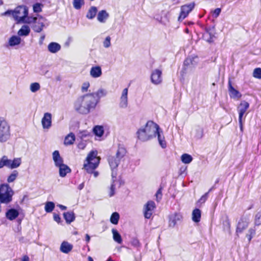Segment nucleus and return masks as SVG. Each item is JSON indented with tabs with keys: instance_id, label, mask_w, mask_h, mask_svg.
<instances>
[{
	"instance_id": "1",
	"label": "nucleus",
	"mask_w": 261,
	"mask_h": 261,
	"mask_svg": "<svg viewBox=\"0 0 261 261\" xmlns=\"http://www.w3.org/2000/svg\"><path fill=\"white\" fill-rule=\"evenodd\" d=\"M98 103L94 95L89 93L79 97L74 102V108L80 114H88L95 109Z\"/></svg>"
},
{
	"instance_id": "2",
	"label": "nucleus",
	"mask_w": 261,
	"mask_h": 261,
	"mask_svg": "<svg viewBox=\"0 0 261 261\" xmlns=\"http://www.w3.org/2000/svg\"><path fill=\"white\" fill-rule=\"evenodd\" d=\"M159 126L152 121H148L145 125L141 126L136 134L139 140L145 142L155 137V132Z\"/></svg>"
},
{
	"instance_id": "3",
	"label": "nucleus",
	"mask_w": 261,
	"mask_h": 261,
	"mask_svg": "<svg viewBox=\"0 0 261 261\" xmlns=\"http://www.w3.org/2000/svg\"><path fill=\"white\" fill-rule=\"evenodd\" d=\"M97 154L98 152L96 150L91 151L84 161L83 168L87 173H93L95 177H97L99 174L97 171H94L98 166L100 160V158Z\"/></svg>"
},
{
	"instance_id": "4",
	"label": "nucleus",
	"mask_w": 261,
	"mask_h": 261,
	"mask_svg": "<svg viewBox=\"0 0 261 261\" xmlns=\"http://www.w3.org/2000/svg\"><path fill=\"white\" fill-rule=\"evenodd\" d=\"M120 161L117 159L115 156H110L108 158V162L112 170L111 176L112 179V184L111 186L110 192L109 193L110 197H112L115 194V185L114 184V182L116 179L117 175V168L120 163Z\"/></svg>"
},
{
	"instance_id": "5",
	"label": "nucleus",
	"mask_w": 261,
	"mask_h": 261,
	"mask_svg": "<svg viewBox=\"0 0 261 261\" xmlns=\"http://www.w3.org/2000/svg\"><path fill=\"white\" fill-rule=\"evenodd\" d=\"M14 192L7 184L0 186V202L8 204L12 201V197Z\"/></svg>"
},
{
	"instance_id": "6",
	"label": "nucleus",
	"mask_w": 261,
	"mask_h": 261,
	"mask_svg": "<svg viewBox=\"0 0 261 261\" xmlns=\"http://www.w3.org/2000/svg\"><path fill=\"white\" fill-rule=\"evenodd\" d=\"M11 137L10 125L6 119L0 117V142L7 141Z\"/></svg>"
},
{
	"instance_id": "7",
	"label": "nucleus",
	"mask_w": 261,
	"mask_h": 261,
	"mask_svg": "<svg viewBox=\"0 0 261 261\" xmlns=\"http://www.w3.org/2000/svg\"><path fill=\"white\" fill-rule=\"evenodd\" d=\"M21 164V159L20 158H14L13 160L9 159L6 155L3 156L0 159V169L4 167L10 169L17 168Z\"/></svg>"
},
{
	"instance_id": "8",
	"label": "nucleus",
	"mask_w": 261,
	"mask_h": 261,
	"mask_svg": "<svg viewBox=\"0 0 261 261\" xmlns=\"http://www.w3.org/2000/svg\"><path fill=\"white\" fill-rule=\"evenodd\" d=\"M45 19L40 15L37 17H29L27 18L25 23H33L32 25L33 30L37 33L40 32L44 27Z\"/></svg>"
},
{
	"instance_id": "9",
	"label": "nucleus",
	"mask_w": 261,
	"mask_h": 261,
	"mask_svg": "<svg viewBox=\"0 0 261 261\" xmlns=\"http://www.w3.org/2000/svg\"><path fill=\"white\" fill-rule=\"evenodd\" d=\"M28 9L26 6H20L14 9L13 13V17L18 22H24L27 20Z\"/></svg>"
},
{
	"instance_id": "10",
	"label": "nucleus",
	"mask_w": 261,
	"mask_h": 261,
	"mask_svg": "<svg viewBox=\"0 0 261 261\" xmlns=\"http://www.w3.org/2000/svg\"><path fill=\"white\" fill-rule=\"evenodd\" d=\"M250 222L249 217L247 216H242L238 221L236 228V234L239 236L240 233L246 229Z\"/></svg>"
},
{
	"instance_id": "11",
	"label": "nucleus",
	"mask_w": 261,
	"mask_h": 261,
	"mask_svg": "<svg viewBox=\"0 0 261 261\" xmlns=\"http://www.w3.org/2000/svg\"><path fill=\"white\" fill-rule=\"evenodd\" d=\"M128 88H124L121 93L119 101V107L120 109H126L128 105Z\"/></svg>"
},
{
	"instance_id": "12",
	"label": "nucleus",
	"mask_w": 261,
	"mask_h": 261,
	"mask_svg": "<svg viewBox=\"0 0 261 261\" xmlns=\"http://www.w3.org/2000/svg\"><path fill=\"white\" fill-rule=\"evenodd\" d=\"M195 4L193 3L185 5L181 7V12L178 17V20H184L193 9Z\"/></svg>"
},
{
	"instance_id": "13",
	"label": "nucleus",
	"mask_w": 261,
	"mask_h": 261,
	"mask_svg": "<svg viewBox=\"0 0 261 261\" xmlns=\"http://www.w3.org/2000/svg\"><path fill=\"white\" fill-rule=\"evenodd\" d=\"M155 207V203L153 201H148L144 206V216L146 219H150L152 212Z\"/></svg>"
},
{
	"instance_id": "14",
	"label": "nucleus",
	"mask_w": 261,
	"mask_h": 261,
	"mask_svg": "<svg viewBox=\"0 0 261 261\" xmlns=\"http://www.w3.org/2000/svg\"><path fill=\"white\" fill-rule=\"evenodd\" d=\"M162 71L161 70L156 69L152 71L151 74V83L154 85L160 84L162 82Z\"/></svg>"
},
{
	"instance_id": "15",
	"label": "nucleus",
	"mask_w": 261,
	"mask_h": 261,
	"mask_svg": "<svg viewBox=\"0 0 261 261\" xmlns=\"http://www.w3.org/2000/svg\"><path fill=\"white\" fill-rule=\"evenodd\" d=\"M182 219V216L179 213H174L169 216V225L171 227H174L176 224L180 222Z\"/></svg>"
},
{
	"instance_id": "16",
	"label": "nucleus",
	"mask_w": 261,
	"mask_h": 261,
	"mask_svg": "<svg viewBox=\"0 0 261 261\" xmlns=\"http://www.w3.org/2000/svg\"><path fill=\"white\" fill-rule=\"evenodd\" d=\"M52 115L49 113H45L41 120L42 127L44 129H48L51 126Z\"/></svg>"
},
{
	"instance_id": "17",
	"label": "nucleus",
	"mask_w": 261,
	"mask_h": 261,
	"mask_svg": "<svg viewBox=\"0 0 261 261\" xmlns=\"http://www.w3.org/2000/svg\"><path fill=\"white\" fill-rule=\"evenodd\" d=\"M90 75L94 79L100 77L102 74V69L100 66H93L90 70Z\"/></svg>"
},
{
	"instance_id": "18",
	"label": "nucleus",
	"mask_w": 261,
	"mask_h": 261,
	"mask_svg": "<svg viewBox=\"0 0 261 261\" xmlns=\"http://www.w3.org/2000/svg\"><path fill=\"white\" fill-rule=\"evenodd\" d=\"M19 212L17 209L11 208L7 210L6 217L10 221L15 220L19 215Z\"/></svg>"
},
{
	"instance_id": "19",
	"label": "nucleus",
	"mask_w": 261,
	"mask_h": 261,
	"mask_svg": "<svg viewBox=\"0 0 261 261\" xmlns=\"http://www.w3.org/2000/svg\"><path fill=\"white\" fill-rule=\"evenodd\" d=\"M109 17V13L105 10H101L97 13V19L100 23H106Z\"/></svg>"
},
{
	"instance_id": "20",
	"label": "nucleus",
	"mask_w": 261,
	"mask_h": 261,
	"mask_svg": "<svg viewBox=\"0 0 261 261\" xmlns=\"http://www.w3.org/2000/svg\"><path fill=\"white\" fill-rule=\"evenodd\" d=\"M158 136V139L160 146L163 148H165L166 147L167 144L165 140V137L163 135V131L160 128L158 129V131L155 132V137Z\"/></svg>"
},
{
	"instance_id": "21",
	"label": "nucleus",
	"mask_w": 261,
	"mask_h": 261,
	"mask_svg": "<svg viewBox=\"0 0 261 261\" xmlns=\"http://www.w3.org/2000/svg\"><path fill=\"white\" fill-rule=\"evenodd\" d=\"M53 159L56 167L63 164V160L60 156L59 151L55 150L53 153Z\"/></svg>"
},
{
	"instance_id": "22",
	"label": "nucleus",
	"mask_w": 261,
	"mask_h": 261,
	"mask_svg": "<svg viewBox=\"0 0 261 261\" xmlns=\"http://www.w3.org/2000/svg\"><path fill=\"white\" fill-rule=\"evenodd\" d=\"M73 248V245L68 242L63 241L60 248V251L64 253H68Z\"/></svg>"
},
{
	"instance_id": "23",
	"label": "nucleus",
	"mask_w": 261,
	"mask_h": 261,
	"mask_svg": "<svg viewBox=\"0 0 261 261\" xmlns=\"http://www.w3.org/2000/svg\"><path fill=\"white\" fill-rule=\"evenodd\" d=\"M228 90L230 93V96L232 98H240L241 96V94L240 92L236 90L232 86L230 81L228 82Z\"/></svg>"
},
{
	"instance_id": "24",
	"label": "nucleus",
	"mask_w": 261,
	"mask_h": 261,
	"mask_svg": "<svg viewBox=\"0 0 261 261\" xmlns=\"http://www.w3.org/2000/svg\"><path fill=\"white\" fill-rule=\"evenodd\" d=\"M59 168V175L61 177H64L66 174L71 172V169L66 165L63 164L58 167Z\"/></svg>"
},
{
	"instance_id": "25",
	"label": "nucleus",
	"mask_w": 261,
	"mask_h": 261,
	"mask_svg": "<svg viewBox=\"0 0 261 261\" xmlns=\"http://www.w3.org/2000/svg\"><path fill=\"white\" fill-rule=\"evenodd\" d=\"M90 94H93L94 97L98 99V101L100 98L106 96L107 94V91L103 88L99 89L96 92L90 93Z\"/></svg>"
},
{
	"instance_id": "26",
	"label": "nucleus",
	"mask_w": 261,
	"mask_h": 261,
	"mask_svg": "<svg viewBox=\"0 0 261 261\" xmlns=\"http://www.w3.org/2000/svg\"><path fill=\"white\" fill-rule=\"evenodd\" d=\"M48 50L51 53H56L61 49V45L56 42H51L48 45Z\"/></svg>"
},
{
	"instance_id": "27",
	"label": "nucleus",
	"mask_w": 261,
	"mask_h": 261,
	"mask_svg": "<svg viewBox=\"0 0 261 261\" xmlns=\"http://www.w3.org/2000/svg\"><path fill=\"white\" fill-rule=\"evenodd\" d=\"M249 107V103L246 101H242L239 105L237 110L238 112L245 114Z\"/></svg>"
},
{
	"instance_id": "28",
	"label": "nucleus",
	"mask_w": 261,
	"mask_h": 261,
	"mask_svg": "<svg viewBox=\"0 0 261 261\" xmlns=\"http://www.w3.org/2000/svg\"><path fill=\"white\" fill-rule=\"evenodd\" d=\"M126 153V150L125 148L123 146H119L118 148L116 155L115 156L121 161L124 158Z\"/></svg>"
},
{
	"instance_id": "29",
	"label": "nucleus",
	"mask_w": 261,
	"mask_h": 261,
	"mask_svg": "<svg viewBox=\"0 0 261 261\" xmlns=\"http://www.w3.org/2000/svg\"><path fill=\"white\" fill-rule=\"evenodd\" d=\"M97 13V9L96 7H91L88 10L86 17L89 19H93Z\"/></svg>"
},
{
	"instance_id": "30",
	"label": "nucleus",
	"mask_w": 261,
	"mask_h": 261,
	"mask_svg": "<svg viewBox=\"0 0 261 261\" xmlns=\"http://www.w3.org/2000/svg\"><path fill=\"white\" fill-rule=\"evenodd\" d=\"M201 215V211L195 208L192 212V220L195 222H199L200 221Z\"/></svg>"
},
{
	"instance_id": "31",
	"label": "nucleus",
	"mask_w": 261,
	"mask_h": 261,
	"mask_svg": "<svg viewBox=\"0 0 261 261\" xmlns=\"http://www.w3.org/2000/svg\"><path fill=\"white\" fill-rule=\"evenodd\" d=\"M30 32V29L28 25H23L22 26L21 29L18 32V35L19 36H28Z\"/></svg>"
},
{
	"instance_id": "32",
	"label": "nucleus",
	"mask_w": 261,
	"mask_h": 261,
	"mask_svg": "<svg viewBox=\"0 0 261 261\" xmlns=\"http://www.w3.org/2000/svg\"><path fill=\"white\" fill-rule=\"evenodd\" d=\"M64 217L67 223H70L75 220L74 214L73 212L64 213Z\"/></svg>"
},
{
	"instance_id": "33",
	"label": "nucleus",
	"mask_w": 261,
	"mask_h": 261,
	"mask_svg": "<svg viewBox=\"0 0 261 261\" xmlns=\"http://www.w3.org/2000/svg\"><path fill=\"white\" fill-rule=\"evenodd\" d=\"M112 232L113 234V240L118 244H121L122 243V239L121 235L118 232V231L113 228L112 230Z\"/></svg>"
},
{
	"instance_id": "34",
	"label": "nucleus",
	"mask_w": 261,
	"mask_h": 261,
	"mask_svg": "<svg viewBox=\"0 0 261 261\" xmlns=\"http://www.w3.org/2000/svg\"><path fill=\"white\" fill-rule=\"evenodd\" d=\"M21 39L19 37L17 36H13L9 40V44L11 46L18 45L20 43Z\"/></svg>"
},
{
	"instance_id": "35",
	"label": "nucleus",
	"mask_w": 261,
	"mask_h": 261,
	"mask_svg": "<svg viewBox=\"0 0 261 261\" xmlns=\"http://www.w3.org/2000/svg\"><path fill=\"white\" fill-rule=\"evenodd\" d=\"M93 132L96 136L100 137L104 133L103 127L100 125L95 126L93 129Z\"/></svg>"
},
{
	"instance_id": "36",
	"label": "nucleus",
	"mask_w": 261,
	"mask_h": 261,
	"mask_svg": "<svg viewBox=\"0 0 261 261\" xmlns=\"http://www.w3.org/2000/svg\"><path fill=\"white\" fill-rule=\"evenodd\" d=\"M75 141V136L73 133H70L65 138L64 144L66 145L72 144Z\"/></svg>"
},
{
	"instance_id": "37",
	"label": "nucleus",
	"mask_w": 261,
	"mask_h": 261,
	"mask_svg": "<svg viewBox=\"0 0 261 261\" xmlns=\"http://www.w3.org/2000/svg\"><path fill=\"white\" fill-rule=\"evenodd\" d=\"M255 231L256 230L254 228H250L248 230L246 234V238L247 239L248 243L251 241L252 238L255 236Z\"/></svg>"
},
{
	"instance_id": "38",
	"label": "nucleus",
	"mask_w": 261,
	"mask_h": 261,
	"mask_svg": "<svg viewBox=\"0 0 261 261\" xmlns=\"http://www.w3.org/2000/svg\"><path fill=\"white\" fill-rule=\"evenodd\" d=\"M18 176V172L16 170H13L7 178V182L11 183L13 182Z\"/></svg>"
},
{
	"instance_id": "39",
	"label": "nucleus",
	"mask_w": 261,
	"mask_h": 261,
	"mask_svg": "<svg viewBox=\"0 0 261 261\" xmlns=\"http://www.w3.org/2000/svg\"><path fill=\"white\" fill-rule=\"evenodd\" d=\"M192 156L189 154L184 153L181 156V160L184 164H189L192 161Z\"/></svg>"
},
{
	"instance_id": "40",
	"label": "nucleus",
	"mask_w": 261,
	"mask_h": 261,
	"mask_svg": "<svg viewBox=\"0 0 261 261\" xmlns=\"http://www.w3.org/2000/svg\"><path fill=\"white\" fill-rule=\"evenodd\" d=\"M119 218V214L117 212H114L111 216L110 221L112 224L116 225L118 223Z\"/></svg>"
},
{
	"instance_id": "41",
	"label": "nucleus",
	"mask_w": 261,
	"mask_h": 261,
	"mask_svg": "<svg viewBox=\"0 0 261 261\" xmlns=\"http://www.w3.org/2000/svg\"><path fill=\"white\" fill-rule=\"evenodd\" d=\"M55 208V204L53 202H47L45 205V211L47 213L51 212Z\"/></svg>"
},
{
	"instance_id": "42",
	"label": "nucleus",
	"mask_w": 261,
	"mask_h": 261,
	"mask_svg": "<svg viewBox=\"0 0 261 261\" xmlns=\"http://www.w3.org/2000/svg\"><path fill=\"white\" fill-rule=\"evenodd\" d=\"M84 0H73V6L75 9L79 10L84 5Z\"/></svg>"
},
{
	"instance_id": "43",
	"label": "nucleus",
	"mask_w": 261,
	"mask_h": 261,
	"mask_svg": "<svg viewBox=\"0 0 261 261\" xmlns=\"http://www.w3.org/2000/svg\"><path fill=\"white\" fill-rule=\"evenodd\" d=\"M40 88V86L38 83H32L30 85V90L32 92H36L38 91Z\"/></svg>"
},
{
	"instance_id": "44",
	"label": "nucleus",
	"mask_w": 261,
	"mask_h": 261,
	"mask_svg": "<svg viewBox=\"0 0 261 261\" xmlns=\"http://www.w3.org/2000/svg\"><path fill=\"white\" fill-rule=\"evenodd\" d=\"M253 76L256 79H261V68H256L254 69Z\"/></svg>"
},
{
	"instance_id": "45",
	"label": "nucleus",
	"mask_w": 261,
	"mask_h": 261,
	"mask_svg": "<svg viewBox=\"0 0 261 261\" xmlns=\"http://www.w3.org/2000/svg\"><path fill=\"white\" fill-rule=\"evenodd\" d=\"M196 57H189L187 58L184 61V65L186 66L191 65H195V63H193L194 60L197 59Z\"/></svg>"
},
{
	"instance_id": "46",
	"label": "nucleus",
	"mask_w": 261,
	"mask_h": 261,
	"mask_svg": "<svg viewBox=\"0 0 261 261\" xmlns=\"http://www.w3.org/2000/svg\"><path fill=\"white\" fill-rule=\"evenodd\" d=\"M255 224L256 225L261 224V210L257 212L255 216Z\"/></svg>"
},
{
	"instance_id": "47",
	"label": "nucleus",
	"mask_w": 261,
	"mask_h": 261,
	"mask_svg": "<svg viewBox=\"0 0 261 261\" xmlns=\"http://www.w3.org/2000/svg\"><path fill=\"white\" fill-rule=\"evenodd\" d=\"M111 38L109 36H107L105 38V40L103 41V46L104 47L109 48V47H110L111 45Z\"/></svg>"
},
{
	"instance_id": "48",
	"label": "nucleus",
	"mask_w": 261,
	"mask_h": 261,
	"mask_svg": "<svg viewBox=\"0 0 261 261\" xmlns=\"http://www.w3.org/2000/svg\"><path fill=\"white\" fill-rule=\"evenodd\" d=\"M90 87V83L88 82H86L83 83L81 90L82 92H86L88 91V88Z\"/></svg>"
},
{
	"instance_id": "49",
	"label": "nucleus",
	"mask_w": 261,
	"mask_h": 261,
	"mask_svg": "<svg viewBox=\"0 0 261 261\" xmlns=\"http://www.w3.org/2000/svg\"><path fill=\"white\" fill-rule=\"evenodd\" d=\"M42 5L40 3H36L33 5V10L34 12H40L42 11Z\"/></svg>"
},
{
	"instance_id": "50",
	"label": "nucleus",
	"mask_w": 261,
	"mask_h": 261,
	"mask_svg": "<svg viewBox=\"0 0 261 261\" xmlns=\"http://www.w3.org/2000/svg\"><path fill=\"white\" fill-rule=\"evenodd\" d=\"M203 136V130L202 129L200 128H198L196 130V134L195 137L198 138L200 139Z\"/></svg>"
},
{
	"instance_id": "51",
	"label": "nucleus",
	"mask_w": 261,
	"mask_h": 261,
	"mask_svg": "<svg viewBox=\"0 0 261 261\" xmlns=\"http://www.w3.org/2000/svg\"><path fill=\"white\" fill-rule=\"evenodd\" d=\"M162 188H160L159 189V190L157 191L155 196H156V199L158 201H159L162 197Z\"/></svg>"
},
{
	"instance_id": "52",
	"label": "nucleus",
	"mask_w": 261,
	"mask_h": 261,
	"mask_svg": "<svg viewBox=\"0 0 261 261\" xmlns=\"http://www.w3.org/2000/svg\"><path fill=\"white\" fill-rule=\"evenodd\" d=\"M208 197V193H205L203 196H201V197L200 198V199L198 201V202L201 203H203L205 202Z\"/></svg>"
},
{
	"instance_id": "53",
	"label": "nucleus",
	"mask_w": 261,
	"mask_h": 261,
	"mask_svg": "<svg viewBox=\"0 0 261 261\" xmlns=\"http://www.w3.org/2000/svg\"><path fill=\"white\" fill-rule=\"evenodd\" d=\"M80 134L81 138H86L87 137L89 136V133L86 130L80 132Z\"/></svg>"
},
{
	"instance_id": "54",
	"label": "nucleus",
	"mask_w": 261,
	"mask_h": 261,
	"mask_svg": "<svg viewBox=\"0 0 261 261\" xmlns=\"http://www.w3.org/2000/svg\"><path fill=\"white\" fill-rule=\"evenodd\" d=\"M86 146V142H83V141L80 142L77 145L78 148L81 149H84L85 148Z\"/></svg>"
},
{
	"instance_id": "55",
	"label": "nucleus",
	"mask_w": 261,
	"mask_h": 261,
	"mask_svg": "<svg viewBox=\"0 0 261 261\" xmlns=\"http://www.w3.org/2000/svg\"><path fill=\"white\" fill-rule=\"evenodd\" d=\"M221 11L220 8H217L214 11L213 15L215 16V17L216 18L219 15Z\"/></svg>"
},
{
	"instance_id": "56",
	"label": "nucleus",
	"mask_w": 261,
	"mask_h": 261,
	"mask_svg": "<svg viewBox=\"0 0 261 261\" xmlns=\"http://www.w3.org/2000/svg\"><path fill=\"white\" fill-rule=\"evenodd\" d=\"M54 219L57 223H59L61 221V218L59 215L54 214Z\"/></svg>"
},
{
	"instance_id": "57",
	"label": "nucleus",
	"mask_w": 261,
	"mask_h": 261,
	"mask_svg": "<svg viewBox=\"0 0 261 261\" xmlns=\"http://www.w3.org/2000/svg\"><path fill=\"white\" fill-rule=\"evenodd\" d=\"M244 114L239 112V122L241 123V122H243V117Z\"/></svg>"
},
{
	"instance_id": "58",
	"label": "nucleus",
	"mask_w": 261,
	"mask_h": 261,
	"mask_svg": "<svg viewBox=\"0 0 261 261\" xmlns=\"http://www.w3.org/2000/svg\"><path fill=\"white\" fill-rule=\"evenodd\" d=\"M13 12H14V10H8L6 11L3 15H12L13 16Z\"/></svg>"
},
{
	"instance_id": "59",
	"label": "nucleus",
	"mask_w": 261,
	"mask_h": 261,
	"mask_svg": "<svg viewBox=\"0 0 261 261\" xmlns=\"http://www.w3.org/2000/svg\"><path fill=\"white\" fill-rule=\"evenodd\" d=\"M225 223V229H227V230H229L230 229V223H229V222L228 221V220H226L224 222Z\"/></svg>"
},
{
	"instance_id": "60",
	"label": "nucleus",
	"mask_w": 261,
	"mask_h": 261,
	"mask_svg": "<svg viewBox=\"0 0 261 261\" xmlns=\"http://www.w3.org/2000/svg\"><path fill=\"white\" fill-rule=\"evenodd\" d=\"M20 261H30V259L28 256H23Z\"/></svg>"
},
{
	"instance_id": "61",
	"label": "nucleus",
	"mask_w": 261,
	"mask_h": 261,
	"mask_svg": "<svg viewBox=\"0 0 261 261\" xmlns=\"http://www.w3.org/2000/svg\"><path fill=\"white\" fill-rule=\"evenodd\" d=\"M85 240H86V241L87 242V243L90 242V237L89 236V234H86V236H85Z\"/></svg>"
},
{
	"instance_id": "62",
	"label": "nucleus",
	"mask_w": 261,
	"mask_h": 261,
	"mask_svg": "<svg viewBox=\"0 0 261 261\" xmlns=\"http://www.w3.org/2000/svg\"><path fill=\"white\" fill-rule=\"evenodd\" d=\"M58 206H59L62 210H66L67 208L66 206L61 205V204L58 205Z\"/></svg>"
},
{
	"instance_id": "63",
	"label": "nucleus",
	"mask_w": 261,
	"mask_h": 261,
	"mask_svg": "<svg viewBox=\"0 0 261 261\" xmlns=\"http://www.w3.org/2000/svg\"><path fill=\"white\" fill-rule=\"evenodd\" d=\"M208 34H205L204 35V37H206V35H207ZM208 35L210 36V39H207L206 40L207 42H211L213 41V39L211 37V35L208 34Z\"/></svg>"
},
{
	"instance_id": "64",
	"label": "nucleus",
	"mask_w": 261,
	"mask_h": 261,
	"mask_svg": "<svg viewBox=\"0 0 261 261\" xmlns=\"http://www.w3.org/2000/svg\"><path fill=\"white\" fill-rule=\"evenodd\" d=\"M84 187V184L82 183L78 186V189H79V190H81L82 189H83Z\"/></svg>"
}]
</instances>
